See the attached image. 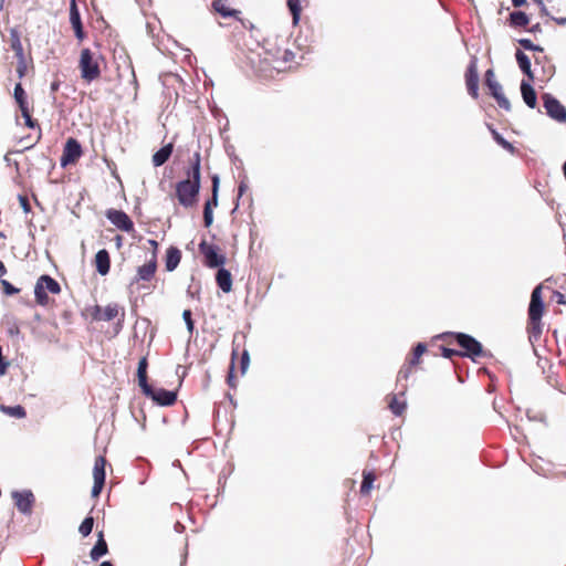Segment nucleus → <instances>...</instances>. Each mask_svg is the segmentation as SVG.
I'll list each match as a JSON object with an SVG mask.
<instances>
[{
	"instance_id": "nucleus-1",
	"label": "nucleus",
	"mask_w": 566,
	"mask_h": 566,
	"mask_svg": "<svg viewBox=\"0 0 566 566\" xmlns=\"http://www.w3.org/2000/svg\"><path fill=\"white\" fill-rule=\"evenodd\" d=\"M201 181V156L196 151L189 160L186 169V178L176 184V198L186 209L193 208L198 203Z\"/></svg>"
},
{
	"instance_id": "nucleus-2",
	"label": "nucleus",
	"mask_w": 566,
	"mask_h": 566,
	"mask_svg": "<svg viewBox=\"0 0 566 566\" xmlns=\"http://www.w3.org/2000/svg\"><path fill=\"white\" fill-rule=\"evenodd\" d=\"M453 337L457 344L461 347V357L470 358L476 363L480 357H492L490 350H485L482 343L470 334L462 332H444L436 336L438 339Z\"/></svg>"
},
{
	"instance_id": "nucleus-3",
	"label": "nucleus",
	"mask_w": 566,
	"mask_h": 566,
	"mask_svg": "<svg viewBox=\"0 0 566 566\" xmlns=\"http://www.w3.org/2000/svg\"><path fill=\"white\" fill-rule=\"evenodd\" d=\"M62 291L60 283L50 275H41L34 286V297L36 304L41 306H52L54 301L49 297V294L57 295Z\"/></svg>"
},
{
	"instance_id": "nucleus-4",
	"label": "nucleus",
	"mask_w": 566,
	"mask_h": 566,
	"mask_svg": "<svg viewBox=\"0 0 566 566\" xmlns=\"http://www.w3.org/2000/svg\"><path fill=\"white\" fill-rule=\"evenodd\" d=\"M77 66L81 78L86 83H92L101 77L98 60L88 48L82 49Z\"/></svg>"
},
{
	"instance_id": "nucleus-5",
	"label": "nucleus",
	"mask_w": 566,
	"mask_h": 566,
	"mask_svg": "<svg viewBox=\"0 0 566 566\" xmlns=\"http://www.w3.org/2000/svg\"><path fill=\"white\" fill-rule=\"evenodd\" d=\"M542 102L545 113L549 118L559 124L566 123V107L557 97L552 93L545 92L542 94Z\"/></svg>"
},
{
	"instance_id": "nucleus-6",
	"label": "nucleus",
	"mask_w": 566,
	"mask_h": 566,
	"mask_svg": "<svg viewBox=\"0 0 566 566\" xmlns=\"http://www.w3.org/2000/svg\"><path fill=\"white\" fill-rule=\"evenodd\" d=\"M157 272V255L155 252H151L150 259L143 265L138 266L136 270V274L132 281V284L149 283L151 282ZM140 287H146L145 284H140Z\"/></svg>"
},
{
	"instance_id": "nucleus-7",
	"label": "nucleus",
	"mask_w": 566,
	"mask_h": 566,
	"mask_svg": "<svg viewBox=\"0 0 566 566\" xmlns=\"http://www.w3.org/2000/svg\"><path fill=\"white\" fill-rule=\"evenodd\" d=\"M82 155H83V149H82V146L78 143V140L73 137H70V138H67V140L63 147L62 156L60 158V164L62 167H66L69 165H75L78 161V159L82 157Z\"/></svg>"
},
{
	"instance_id": "nucleus-8",
	"label": "nucleus",
	"mask_w": 566,
	"mask_h": 566,
	"mask_svg": "<svg viewBox=\"0 0 566 566\" xmlns=\"http://www.w3.org/2000/svg\"><path fill=\"white\" fill-rule=\"evenodd\" d=\"M199 251L205 258V264L209 268H219L224 264L226 258L220 253L219 247L201 241Z\"/></svg>"
},
{
	"instance_id": "nucleus-9",
	"label": "nucleus",
	"mask_w": 566,
	"mask_h": 566,
	"mask_svg": "<svg viewBox=\"0 0 566 566\" xmlns=\"http://www.w3.org/2000/svg\"><path fill=\"white\" fill-rule=\"evenodd\" d=\"M543 284L536 285L531 294L528 304V319L541 321L545 311V302L543 300Z\"/></svg>"
},
{
	"instance_id": "nucleus-10",
	"label": "nucleus",
	"mask_w": 566,
	"mask_h": 566,
	"mask_svg": "<svg viewBox=\"0 0 566 566\" xmlns=\"http://www.w3.org/2000/svg\"><path fill=\"white\" fill-rule=\"evenodd\" d=\"M464 78L468 94L472 98L476 99L479 97V72L476 56L471 57L464 73Z\"/></svg>"
},
{
	"instance_id": "nucleus-11",
	"label": "nucleus",
	"mask_w": 566,
	"mask_h": 566,
	"mask_svg": "<svg viewBox=\"0 0 566 566\" xmlns=\"http://www.w3.org/2000/svg\"><path fill=\"white\" fill-rule=\"evenodd\" d=\"M105 467L106 459L103 455H99L95 459L94 468H93V479L94 485L92 488V496L97 497L105 484Z\"/></svg>"
},
{
	"instance_id": "nucleus-12",
	"label": "nucleus",
	"mask_w": 566,
	"mask_h": 566,
	"mask_svg": "<svg viewBox=\"0 0 566 566\" xmlns=\"http://www.w3.org/2000/svg\"><path fill=\"white\" fill-rule=\"evenodd\" d=\"M120 307L116 303L107 304L105 307L95 305L92 310V318L94 321L109 322L119 315ZM122 317H124V310L122 308Z\"/></svg>"
},
{
	"instance_id": "nucleus-13",
	"label": "nucleus",
	"mask_w": 566,
	"mask_h": 566,
	"mask_svg": "<svg viewBox=\"0 0 566 566\" xmlns=\"http://www.w3.org/2000/svg\"><path fill=\"white\" fill-rule=\"evenodd\" d=\"M244 339H245L244 333H237L233 337L232 359H231V364L229 366V371H228V376H227V382L231 388L237 387L238 373H237V368L234 365V358L239 355L240 346L244 345Z\"/></svg>"
},
{
	"instance_id": "nucleus-14",
	"label": "nucleus",
	"mask_w": 566,
	"mask_h": 566,
	"mask_svg": "<svg viewBox=\"0 0 566 566\" xmlns=\"http://www.w3.org/2000/svg\"><path fill=\"white\" fill-rule=\"evenodd\" d=\"M106 218L119 230L125 232L134 231V222L128 214L122 210L108 209Z\"/></svg>"
},
{
	"instance_id": "nucleus-15",
	"label": "nucleus",
	"mask_w": 566,
	"mask_h": 566,
	"mask_svg": "<svg viewBox=\"0 0 566 566\" xmlns=\"http://www.w3.org/2000/svg\"><path fill=\"white\" fill-rule=\"evenodd\" d=\"M12 499L18 511L25 515H31L34 505V495L31 491H14Z\"/></svg>"
},
{
	"instance_id": "nucleus-16",
	"label": "nucleus",
	"mask_w": 566,
	"mask_h": 566,
	"mask_svg": "<svg viewBox=\"0 0 566 566\" xmlns=\"http://www.w3.org/2000/svg\"><path fill=\"white\" fill-rule=\"evenodd\" d=\"M219 177L212 176V197L205 203L203 222L205 227H210L213 221L212 208L218 206Z\"/></svg>"
},
{
	"instance_id": "nucleus-17",
	"label": "nucleus",
	"mask_w": 566,
	"mask_h": 566,
	"mask_svg": "<svg viewBox=\"0 0 566 566\" xmlns=\"http://www.w3.org/2000/svg\"><path fill=\"white\" fill-rule=\"evenodd\" d=\"M159 406H172L177 400V392L164 388L155 389L150 386V394H144Z\"/></svg>"
},
{
	"instance_id": "nucleus-18",
	"label": "nucleus",
	"mask_w": 566,
	"mask_h": 566,
	"mask_svg": "<svg viewBox=\"0 0 566 566\" xmlns=\"http://www.w3.org/2000/svg\"><path fill=\"white\" fill-rule=\"evenodd\" d=\"M259 57V65L255 67L253 64L255 63L254 59L250 56V67L254 69L255 74L261 78H271L273 77V73L277 70L275 66L272 65V60H270L268 56L264 59H261V54L258 53Z\"/></svg>"
},
{
	"instance_id": "nucleus-19",
	"label": "nucleus",
	"mask_w": 566,
	"mask_h": 566,
	"mask_svg": "<svg viewBox=\"0 0 566 566\" xmlns=\"http://www.w3.org/2000/svg\"><path fill=\"white\" fill-rule=\"evenodd\" d=\"M70 23L74 31L75 38L82 42L86 38V33L84 31L81 14L75 0H72L70 4Z\"/></svg>"
},
{
	"instance_id": "nucleus-20",
	"label": "nucleus",
	"mask_w": 566,
	"mask_h": 566,
	"mask_svg": "<svg viewBox=\"0 0 566 566\" xmlns=\"http://www.w3.org/2000/svg\"><path fill=\"white\" fill-rule=\"evenodd\" d=\"M535 65L541 66L542 77L539 78L542 82H548L555 75V65L552 63L551 59L546 55H535L534 56Z\"/></svg>"
},
{
	"instance_id": "nucleus-21",
	"label": "nucleus",
	"mask_w": 566,
	"mask_h": 566,
	"mask_svg": "<svg viewBox=\"0 0 566 566\" xmlns=\"http://www.w3.org/2000/svg\"><path fill=\"white\" fill-rule=\"evenodd\" d=\"M520 91L526 106L535 108L537 106V94L533 85L528 81L522 80Z\"/></svg>"
},
{
	"instance_id": "nucleus-22",
	"label": "nucleus",
	"mask_w": 566,
	"mask_h": 566,
	"mask_svg": "<svg viewBox=\"0 0 566 566\" xmlns=\"http://www.w3.org/2000/svg\"><path fill=\"white\" fill-rule=\"evenodd\" d=\"M94 264H95L96 271L101 275L104 276V275L108 274L109 269H111V256H109L108 251L105 249L97 251V253L95 254Z\"/></svg>"
},
{
	"instance_id": "nucleus-23",
	"label": "nucleus",
	"mask_w": 566,
	"mask_h": 566,
	"mask_svg": "<svg viewBox=\"0 0 566 566\" xmlns=\"http://www.w3.org/2000/svg\"><path fill=\"white\" fill-rule=\"evenodd\" d=\"M530 21V15L522 10L512 11L506 19L507 24L513 29L526 28Z\"/></svg>"
},
{
	"instance_id": "nucleus-24",
	"label": "nucleus",
	"mask_w": 566,
	"mask_h": 566,
	"mask_svg": "<svg viewBox=\"0 0 566 566\" xmlns=\"http://www.w3.org/2000/svg\"><path fill=\"white\" fill-rule=\"evenodd\" d=\"M21 112V115L22 117L24 118V125L29 128H38L39 129V134H38V137L35 139L34 143L25 146V148H31L33 147L38 142H40L41 137H42V129L38 123L36 119H34L32 117V112H33V106L32 107H24L23 109H20Z\"/></svg>"
},
{
	"instance_id": "nucleus-25",
	"label": "nucleus",
	"mask_w": 566,
	"mask_h": 566,
	"mask_svg": "<svg viewBox=\"0 0 566 566\" xmlns=\"http://www.w3.org/2000/svg\"><path fill=\"white\" fill-rule=\"evenodd\" d=\"M147 367L148 361L146 357H143L138 363L137 368V378H138V385L142 388L143 394H150V385L147 380Z\"/></svg>"
},
{
	"instance_id": "nucleus-26",
	"label": "nucleus",
	"mask_w": 566,
	"mask_h": 566,
	"mask_svg": "<svg viewBox=\"0 0 566 566\" xmlns=\"http://www.w3.org/2000/svg\"><path fill=\"white\" fill-rule=\"evenodd\" d=\"M181 260V252L176 247H170L166 252L165 265L166 270L171 272L174 271Z\"/></svg>"
},
{
	"instance_id": "nucleus-27",
	"label": "nucleus",
	"mask_w": 566,
	"mask_h": 566,
	"mask_svg": "<svg viewBox=\"0 0 566 566\" xmlns=\"http://www.w3.org/2000/svg\"><path fill=\"white\" fill-rule=\"evenodd\" d=\"M98 538L94 547L91 549L90 556L93 560H98L102 556L108 553V546L104 538L103 532H98Z\"/></svg>"
},
{
	"instance_id": "nucleus-28",
	"label": "nucleus",
	"mask_w": 566,
	"mask_h": 566,
	"mask_svg": "<svg viewBox=\"0 0 566 566\" xmlns=\"http://www.w3.org/2000/svg\"><path fill=\"white\" fill-rule=\"evenodd\" d=\"M174 145L171 143L165 145L153 155V164L155 167L163 166L171 156Z\"/></svg>"
},
{
	"instance_id": "nucleus-29",
	"label": "nucleus",
	"mask_w": 566,
	"mask_h": 566,
	"mask_svg": "<svg viewBox=\"0 0 566 566\" xmlns=\"http://www.w3.org/2000/svg\"><path fill=\"white\" fill-rule=\"evenodd\" d=\"M218 286L224 292L228 293L231 291L232 286V277L231 273L226 269H219L216 275Z\"/></svg>"
},
{
	"instance_id": "nucleus-30",
	"label": "nucleus",
	"mask_w": 566,
	"mask_h": 566,
	"mask_svg": "<svg viewBox=\"0 0 566 566\" xmlns=\"http://www.w3.org/2000/svg\"><path fill=\"white\" fill-rule=\"evenodd\" d=\"M413 366H410V364L408 363V365H403L400 370L398 371V375H397V387H400V390L398 392V395L400 396H403L407 391V384L406 381L408 380V378L410 377L411 375V368Z\"/></svg>"
},
{
	"instance_id": "nucleus-31",
	"label": "nucleus",
	"mask_w": 566,
	"mask_h": 566,
	"mask_svg": "<svg viewBox=\"0 0 566 566\" xmlns=\"http://www.w3.org/2000/svg\"><path fill=\"white\" fill-rule=\"evenodd\" d=\"M484 83L489 88L490 95H495L497 92L502 91V85L496 81L495 73L493 69H488L484 73Z\"/></svg>"
},
{
	"instance_id": "nucleus-32",
	"label": "nucleus",
	"mask_w": 566,
	"mask_h": 566,
	"mask_svg": "<svg viewBox=\"0 0 566 566\" xmlns=\"http://www.w3.org/2000/svg\"><path fill=\"white\" fill-rule=\"evenodd\" d=\"M13 96H14L15 103L19 106V109H23L24 107L33 106L31 103L28 102L27 93H25L24 88L22 87L21 83L15 84Z\"/></svg>"
},
{
	"instance_id": "nucleus-33",
	"label": "nucleus",
	"mask_w": 566,
	"mask_h": 566,
	"mask_svg": "<svg viewBox=\"0 0 566 566\" xmlns=\"http://www.w3.org/2000/svg\"><path fill=\"white\" fill-rule=\"evenodd\" d=\"M212 8L216 12L220 13L222 17H238L241 12L234 9H230L227 6L226 0H213Z\"/></svg>"
},
{
	"instance_id": "nucleus-34",
	"label": "nucleus",
	"mask_w": 566,
	"mask_h": 566,
	"mask_svg": "<svg viewBox=\"0 0 566 566\" xmlns=\"http://www.w3.org/2000/svg\"><path fill=\"white\" fill-rule=\"evenodd\" d=\"M286 6L292 15L293 25H297L300 23L302 13L301 0H287Z\"/></svg>"
},
{
	"instance_id": "nucleus-35",
	"label": "nucleus",
	"mask_w": 566,
	"mask_h": 566,
	"mask_svg": "<svg viewBox=\"0 0 566 566\" xmlns=\"http://www.w3.org/2000/svg\"><path fill=\"white\" fill-rule=\"evenodd\" d=\"M376 480V474L373 471H365L363 473V481L360 484V494L366 495L370 492Z\"/></svg>"
},
{
	"instance_id": "nucleus-36",
	"label": "nucleus",
	"mask_w": 566,
	"mask_h": 566,
	"mask_svg": "<svg viewBox=\"0 0 566 566\" xmlns=\"http://www.w3.org/2000/svg\"><path fill=\"white\" fill-rule=\"evenodd\" d=\"M427 352V344L419 342L412 347V356L408 361L410 366H417L421 361V356Z\"/></svg>"
},
{
	"instance_id": "nucleus-37",
	"label": "nucleus",
	"mask_w": 566,
	"mask_h": 566,
	"mask_svg": "<svg viewBox=\"0 0 566 566\" xmlns=\"http://www.w3.org/2000/svg\"><path fill=\"white\" fill-rule=\"evenodd\" d=\"M10 46L15 54V57H24L23 46L20 40V35L17 31H12L10 34Z\"/></svg>"
},
{
	"instance_id": "nucleus-38",
	"label": "nucleus",
	"mask_w": 566,
	"mask_h": 566,
	"mask_svg": "<svg viewBox=\"0 0 566 566\" xmlns=\"http://www.w3.org/2000/svg\"><path fill=\"white\" fill-rule=\"evenodd\" d=\"M407 408V402L405 400L400 401L398 400L397 395H391L390 401H389V409L392 412V415L399 417L402 415V412Z\"/></svg>"
},
{
	"instance_id": "nucleus-39",
	"label": "nucleus",
	"mask_w": 566,
	"mask_h": 566,
	"mask_svg": "<svg viewBox=\"0 0 566 566\" xmlns=\"http://www.w3.org/2000/svg\"><path fill=\"white\" fill-rule=\"evenodd\" d=\"M527 329H528V334H530V336H528L531 342L538 340V338L542 335V331H543L542 319L541 321L528 319Z\"/></svg>"
},
{
	"instance_id": "nucleus-40",
	"label": "nucleus",
	"mask_w": 566,
	"mask_h": 566,
	"mask_svg": "<svg viewBox=\"0 0 566 566\" xmlns=\"http://www.w3.org/2000/svg\"><path fill=\"white\" fill-rule=\"evenodd\" d=\"M515 60L521 72L532 67V61L530 56L526 53H524V51L521 49H517L515 51Z\"/></svg>"
},
{
	"instance_id": "nucleus-41",
	"label": "nucleus",
	"mask_w": 566,
	"mask_h": 566,
	"mask_svg": "<svg viewBox=\"0 0 566 566\" xmlns=\"http://www.w3.org/2000/svg\"><path fill=\"white\" fill-rule=\"evenodd\" d=\"M493 140L510 154L515 155L517 153L515 146L511 142L505 139L501 133L494 132Z\"/></svg>"
},
{
	"instance_id": "nucleus-42",
	"label": "nucleus",
	"mask_w": 566,
	"mask_h": 566,
	"mask_svg": "<svg viewBox=\"0 0 566 566\" xmlns=\"http://www.w3.org/2000/svg\"><path fill=\"white\" fill-rule=\"evenodd\" d=\"M2 409L7 415L18 419L24 418L27 416L25 409L20 405L13 407H2Z\"/></svg>"
},
{
	"instance_id": "nucleus-43",
	"label": "nucleus",
	"mask_w": 566,
	"mask_h": 566,
	"mask_svg": "<svg viewBox=\"0 0 566 566\" xmlns=\"http://www.w3.org/2000/svg\"><path fill=\"white\" fill-rule=\"evenodd\" d=\"M93 526H94V518L92 516H87L81 523V525L78 527V532L82 534V536L86 537L92 533Z\"/></svg>"
},
{
	"instance_id": "nucleus-44",
	"label": "nucleus",
	"mask_w": 566,
	"mask_h": 566,
	"mask_svg": "<svg viewBox=\"0 0 566 566\" xmlns=\"http://www.w3.org/2000/svg\"><path fill=\"white\" fill-rule=\"evenodd\" d=\"M492 97L496 101L499 107L511 111V103L507 99V97L504 95L503 90L497 92L495 95H492Z\"/></svg>"
},
{
	"instance_id": "nucleus-45",
	"label": "nucleus",
	"mask_w": 566,
	"mask_h": 566,
	"mask_svg": "<svg viewBox=\"0 0 566 566\" xmlns=\"http://www.w3.org/2000/svg\"><path fill=\"white\" fill-rule=\"evenodd\" d=\"M441 356L447 359H452L453 357H461L460 350L450 348L447 346H440Z\"/></svg>"
},
{
	"instance_id": "nucleus-46",
	"label": "nucleus",
	"mask_w": 566,
	"mask_h": 566,
	"mask_svg": "<svg viewBox=\"0 0 566 566\" xmlns=\"http://www.w3.org/2000/svg\"><path fill=\"white\" fill-rule=\"evenodd\" d=\"M27 71H28V63H27L25 56L19 57L18 63H17V73H18V76L20 80L25 76Z\"/></svg>"
},
{
	"instance_id": "nucleus-47",
	"label": "nucleus",
	"mask_w": 566,
	"mask_h": 566,
	"mask_svg": "<svg viewBox=\"0 0 566 566\" xmlns=\"http://www.w3.org/2000/svg\"><path fill=\"white\" fill-rule=\"evenodd\" d=\"M240 355H241V358H240L239 375L242 377V376H244L245 370L248 368V349L243 347Z\"/></svg>"
},
{
	"instance_id": "nucleus-48",
	"label": "nucleus",
	"mask_w": 566,
	"mask_h": 566,
	"mask_svg": "<svg viewBox=\"0 0 566 566\" xmlns=\"http://www.w3.org/2000/svg\"><path fill=\"white\" fill-rule=\"evenodd\" d=\"M182 318L187 325V329L189 332V334H192L193 333V329H195V323L191 318V311L190 310H185L184 313H182Z\"/></svg>"
},
{
	"instance_id": "nucleus-49",
	"label": "nucleus",
	"mask_w": 566,
	"mask_h": 566,
	"mask_svg": "<svg viewBox=\"0 0 566 566\" xmlns=\"http://www.w3.org/2000/svg\"><path fill=\"white\" fill-rule=\"evenodd\" d=\"M1 286H2L3 293L7 295H13V294H18L20 292L19 289L14 287L7 280H1Z\"/></svg>"
},
{
	"instance_id": "nucleus-50",
	"label": "nucleus",
	"mask_w": 566,
	"mask_h": 566,
	"mask_svg": "<svg viewBox=\"0 0 566 566\" xmlns=\"http://www.w3.org/2000/svg\"><path fill=\"white\" fill-rule=\"evenodd\" d=\"M526 417L530 421L543 422L545 420V415L543 412H535L532 409L526 410Z\"/></svg>"
},
{
	"instance_id": "nucleus-51",
	"label": "nucleus",
	"mask_w": 566,
	"mask_h": 566,
	"mask_svg": "<svg viewBox=\"0 0 566 566\" xmlns=\"http://www.w3.org/2000/svg\"><path fill=\"white\" fill-rule=\"evenodd\" d=\"M517 43L523 50L531 51L535 48V43L528 38H521L517 40Z\"/></svg>"
},
{
	"instance_id": "nucleus-52",
	"label": "nucleus",
	"mask_w": 566,
	"mask_h": 566,
	"mask_svg": "<svg viewBox=\"0 0 566 566\" xmlns=\"http://www.w3.org/2000/svg\"><path fill=\"white\" fill-rule=\"evenodd\" d=\"M19 203H20V207L22 208V210L25 213H29L31 211V205H30V201H29L27 196L20 195L19 196Z\"/></svg>"
},
{
	"instance_id": "nucleus-53",
	"label": "nucleus",
	"mask_w": 566,
	"mask_h": 566,
	"mask_svg": "<svg viewBox=\"0 0 566 566\" xmlns=\"http://www.w3.org/2000/svg\"><path fill=\"white\" fill-rule=\"evenodd\" d=\"M553 298L556 301L557 304L559 305H565L566 304V297L565 295L559 292V291H553Z\"/></svg>"
},
{
	"instance_id": "nucleus-54",
	"label": "nucleus",
	"mask_w": 566,
	"mask_h": 566,
	"mask_svg": "<svg viewBox=\"0 0 566 566\" xmlns=\"http://www.w3.org/2000/svg\"><path fill=\"white\" fill-rule=\"evenodd\" d=\"M536 4H537V6H538V8H539L541 15H543V17H547V18H549V19H551V17H552V15H551V13H549L548 9L546 8V6H545L544 1L542 0L539 3H536Z\"/></svg>"
},
{
	"instance_id": "nucleus-55",
	"label": "nucleus",
	"mask_w": 566,
	"mask_h": 566,
	"mask_svg": "<svg viewBox=\"0 0 566 566\" xmlns=\"http://www.w3.org/2000/svg\"><path fill=\"white\" fill-rule=\"evenodd\" d=\"M295 43L297 44V46L300 49H303L306 46V43H307V36L303 38L302 34H300L296 39H295Z\"/></svg>"
},
{
	"instance_id": "nucleus-56",
	"label": "nucleus",
	"mask_w": 566,
	"mask_h": 566,
	"mask_svg": "<svg viewBox=\"0 0 566 566\" xmlns=\"http://www.w3.org/2000/svg\"><path fill=\"white\" fill-rule=\"evenodd\" d=\"M522 73L526 76V78H524V80L528 81L532 84V82L535 80V75H534L532 67L523 71Z\"/></svg>"
},
{
	"instance_id": "nucleus-57",
	"label": "nucleus",
	"mask_w": 566,
	"mask_h": 566,
	"mask_svg": "<svg viewBox=\"0 0 566 566\" xmlns=\"http://www.w3.org/2000/svg\"><path fill=\"white\" fill-rule=\"evenodd\" d=\"M527 31L533 34L542 33V25H541V23L537 22V23L531 25V28Z\"/></svg>"
},
{
	"instance_id": "nucleus-58",
	"label": "nucleus",
	"mask_w": 566,
	"mask_h": 566,
	"mask_svg": "<svg viewBox=\"0 0 566 566\" xmlns=\"http://www.w3.org/2000/svg\"><path fill=\"white\" fill-rule=\"evenodd\" d=\"M551 20L556 22L558 25H566V17H559V18L551 17Z\"/></svg>"
},
{
	"instance_id": "nucleus-59",
	"label": "nucleus",
	"mask_w": 566,
	"mask_h": 566,
	"mask_svg": "<svg viewBox=\"0 0 566 566\" xmlns=\"http://www.w3.org/2000/svg\"><path fill=\"white\" fill-rule=\"evenodd\" d=\"M515 8H521L527 4V0H511Z\"/></svg>"
},
{
	"instance_id": "nucleus-60",
	"label": "nucleus",
	"mask_w": 566,
	"mask_h": 566,
	"mask_svg": "<svg viewBox=\"0 0 566 566\" xmlns=\"http://www.w3.org/2000/svg\"><path fill=\"white\" fill-rule=\"evenodd\" d=\"M7 274V268L2 261H0V279Z\"/></svg>"
},
{
	"instance_id": "nucleus-61",
	"label": "nucleus",
	"mask_w": 566,
	"mask_h": 566,
	"mask_svg": "<svg viewBox=\"0 0 566 566\" xmlns=\"http://www.w3.org/2000/svg\"><path fill=\"white\" fill-rule=\"evenodd\" d=\"M532 52H536V53H541L542 55H544V48L538 45V44H535V48L531 50Z\"/></svg>"
},
{
	"instance_id": "nucleus-62",
	"label": "nucleus",
	"mask_w": 566,
	"mask_h": 566,
	"mask_svg": "<svg viewBox=\"0 0 566 566\" xmlns=\"http://www.w3.org/2000/svg\"><path fill=\"white\" fill-rule=\"evenodd\" d=\"M149 244L153 247V252L157 255L158 243L155 240H149Z\"/></svg>"
},
{
	"instance_id": "nucleus-63",
	"label": "nucleus",
	"mask_w": 566,
	"mask_h": 566,
	"mask_svg": "<svg viewBox=\"0 0 566 566\" xmlns=\"http://www.w3.org/2000/svg\"><path fill=\"white\" fill-rule=\"evenodd\" d=\"M486 127L489 129V132L491 133L492 135V138H494V132H497L494 126L492 124H486Z\"/></svg>"
},
{
	"instance_id": "nucleus-64",
	"label": "nucleus",
	"mask_w": 566,
	"mask_h": 566,
	"mask_svg": "<svg viewBox=\"0 0 566 566\" xmlns=\"http://www.w3.org/2000/svg\"><path fill=\"white\" fill-rule=\"evenodd\" d=\"M244 189H245V184L242 181L239 186V197H242Z\"/></svg>"
}]
</instances>
